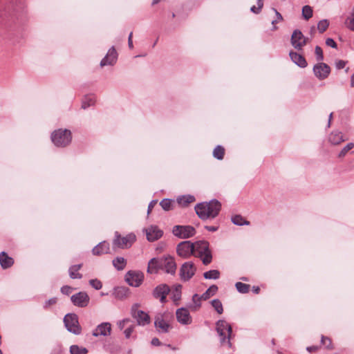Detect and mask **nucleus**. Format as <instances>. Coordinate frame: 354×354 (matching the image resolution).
Here are the masks:
<instances>
[{"label": "nucleus", "instance_id": "nucleus-1", "mask_svg": "<svg viewBox=\"0 0 354 354\" xmlns=\"http://www.w3.org/2000/svg\"><path fill=\"white\" fill-rule=\"evenodd\" d=\"M221 209V204L216 199L208 203H201L195 206L196 213L202 220L215 218L219 214Z\"/></svg>", "mask_w": 354, "mask_h": 354}, {"label": "nucleus", "instance_id": "nucleus-2", "mask_svg": "<svg viewBox=\"0 0 354 354\" xmlns=\"http://www.w3.org/2000/svg\"><path fill=\"white\" fill-rule=\"evenodd\" d=\"M195 257L200 258L204 265L212 262V255L209 248V243L206 241H198L194 243Z\"/></svg>", "mask_w": 354, "mask_h": 354}, {"label": "nucleus", "instance_id": "nucleus-3", "mask_svg": "<svg viewBox=\"0 0 354 354\" xmlns=\"http://www.w3.org/2000/svg\"><path fill=\"white\" fill-rule=\"evenodd\" d=\"M216 326V331L221 337V344L222 345L227 344L229 348H231L232 343L230 342V339L232 334L231 326L225 320H218Z\"/></svg>", "mask_w": 354, "mask_h": 354}, {"label": "nucleus", "instance_id": "nucleus-4", "mask_svg": "<svg viewBox=\"0 0 354 354\" xmlns=\"http://www.w3.org/2000/svg\"><path fill=\"white\" fill-rule=\"evenodd\" d=\"M136 241V236L133 233H129L125 236H122L118 232H115L114 239L112 241L113 249H127L129 248Z\"/></svg>", "mask_w": 354, "mask_h": 354}, {"label": "nucleus", "instance_id": "nucleus-5", "mask_svg": "<svg viewBox=\"0 0 354 354\" xmlns=\"http://www.w3.org/2000/svg\"><path fill=\"white\" fill-rule=\"evenodd\" d=\"M51 140L54 145L59 147L68 145L72 140L71 132L68 129H58L51 134Z\"/></svg>", "mask_w": 354, "mask_h": 354}, {"label": "nucleus", "instance_id": "nucleus-6", "mask_svg": "<svg viewBox=\"0 0 354 354\" xmlns=\"http://www.w3.org/2000/svg\"><path fill=\"white\" fill-rule=\"evenodd\" d=\"M154 326L159 333H167L171 328L167 313H159L155 316Z\"/></svg>", "mask_w": 354, "mask_h": 354}, {"label": "nucleus", "instance_id": "nucleus-7", "mask_svg": "<svg viewBox=\"0 0 354 354\" xmlns=\"http://www.w3.org/2000/svg\"><path fill=\"white\" fill-rule=\"evenodd\" d=\"M64 323L66 329L75 335L81 333V327L78 322L77 316L73 313H68L64 318Z\"/></svg>", "mask_w": 354, "mask_h": 354}, {"label": "nucleus", "instance_id": "nucleus-8", "mask_svg": "<svg viewBox=\"0 0 354 354\" xmlns=\"http://www.w3.org/2000/svg\"><path fill=\"white\" fill-rule=\"evenodd\" d=\"M138 307L139 305L138 304H135L132 306L131 308V316L136 319L138 325L145 326L149 324L150 323L149 315L143 310H139Z\"/></svg>", "mask_w": 354, "mask_h": 354}, {"label": "nucleus", "instance_id": "nucleus-9", "mask_svg": "<svg viewBox=\"0 0 354 354\" xmlns=\"http://www.w3.org/2000/svg\"><path fill=\"white\" fill-rule=\"evenodd\" d=\"M176 252L178 256L182 258L187 259L194 254V243L189 241L180 242L176 247Z\"/></svg>", "mask_w": 354, "mask_h": 354}, {"label": "nucleus", "instance_id": "nucleus-10", "mask_svg": "<svg viewBox=\"0 0 354 354\" xmlns=\"http://www.w3.org/2000/svg\"><path fill=\"white\" fill-rule=\"evenodd\" d=\"M172 232L180 239H188L196 234V230L191 225H175Z\"/></svg>", "mask_w": 354, "mask_h": 354}, {"label": "nucleus", "instance_id": "nucleus-11", "mask_svg": "<svg viewBox=\"0 0 354 354\" xmlns=\"http://www.w3.org/2000/svg\"><path fill=\"white\" fill-rule=\"evenodd\" d=\"M118 59V53L114 46H112L102 59L100 63V67L113 66L116 64Z\"/></svg>", "mask_w": 354, "mask_h": 354}, {"label": "nucleus", "instance_id": "nucleus-12", "mask_svg": "<svg viewBox=\"0 0 354 354\" xmlns=\"http://www.w3.org/2000/svg\"><path fill=\"white\" fill-rule=\"evenodd\" d=\"M196 268L192 261L185 262L180 267L179 274L184 281H189L195 274Z\"/></svg>", "mask_w": 354, "mask_h": 354}, {"label": "nucleus", "instance_id": "nucleus-13", "mask_svg": "<svg viewBox=\"0 0 354 354\" xmlns=\"http://www.w3.org/2000/svg\"><path fill=\"white\" fill-rule=\"evenodd\" d=\"M308 38L306 37L301 31L295 30L291 36V44L297 50H302L303 47L306 45Z\"/></svg>", "mask_w": 354, "mask_h": 354}, {"label": "nucleus", "instance_id": "nucleus-14", "mask_svg": "<svg viewBox=\"0 0 354 354\" xmlns=\"http://www.w3.org/2000/svg\"><path fill=\"white\" fill-rule=\"evenodd\" d=\"M161 270L165 272L174 275L176 271V263L174 257L171 256H165L160 257Z\"/></svg>", "mask_w": 354, "mask_h": 354}, {"label": "nucleus", "instance_id": "nucleus-15", "mask_svg": "<svg viewBox=\"0 0 354 354\" xmlns=\"http://www.w3.org/2000/svg\"><path fill=\"white\" fill-rule=\"evenodd\" d=\"M313 73L319 80H324L330 75V68L328 64L319 62L314 66Z\"/></svg>", "mask_w": 354, "mask_h": 354}, {"label": "nucleus", "instance_id": "nucleus-16", "mask_svg": "<svg viewBox=\"0 0 354 354\" xmlns=\"http://www.w3.org/2000/svg\"><path fill=\"white\" fill-rule=\"evenodd\" d=\"M171 290L169 286L162 283L157 286L153 290L152 295L154 298L158 299L162 304L167 301V296Z\"/></svg>", "mask_w": 354, "mask_h": 354}, {"label": "nucleus", "instance_id": "nucleus-17", "mask_svg": "<svg viewBox=\"0 0 354 354\" xmlns=\"http://www.w3.org/2000/svg\"><path fill=\"white\" fill-rule=\"evenodd\" d=\"M144 279V275L142 272L129 271L125 277V280L127 283L133 287H138L141 285Z\"/></svg>", "mask_w": 354, "mask_h": 354}, {"label": "nucleus", "instance_id": "nucleus-18", "mask_svg": "<svg viewBox=\"0 0 354 354\" xmlns=\"http://www.w3.org/2000/svg\"><path fill=\"white\" fill-rule=\"evenodd\" d=\"M177 321L183 325H187L192 323V317L189 312L185 308H178L176 312Z\"/></svg>", "mask_w": 354, "mask_h": 354}, {"label": "nucleus", "instance_id": "nucleus-19", "mask_svg": "<svg viewBox=\"0 0 354 354\" xmlns=\"http://www.w3.org/2000/svg\"><path fill=\"white\" fill-rule=\"evenodd\" d=\"M145 231L147 240L151 242L159 239L163 234V232L155 225L150 226Z\"/></svg>", "mask_w": 354, "mask_h": 354}, {"label": "nucleus", "instance_id": "nucleus-20", "mask_svg": "<svg viewBox=\"0 0 354 354\" xmlns=\"http://www.w3.org/2000/svg\"><path fill=\"white\" fill-rule=\"evenodd\" d=\"M111 330V324L109 322H103L99 324L97 326V328L93 331V335L95 337L107 336L110 335Z\"/></svg>", "mask_w": 354, "mask_h": 354}, {"label": "nucleus", "instance_id": "nucleus-21", "mask_svg": "<svg viewBox=\"0 0 354 354\" xmlns=\"http://www.w3.org/2000/svg\"><path fill=\"white\" fill-rule=\"evenodd\" d=\"M109 252L110 245L109 243L106 241L100 242L92 250L93 254L96 256L109 254Z\"/></svg>", "mask_w": 354, "mask_h": 354}, {"label": "nucleus", "instance_id": "nucleus-22", "mask_svg": "<svg viewBox=\"0 0 354 354\" xmlns=\"http://www.w3.org/2000/svg\"><path fill=\"white\" fill-rule=\"evenodd\" d=\"M87 295L85 292H78L71 297V301L74 305L83 307L87 305Z\"/></svg>", "mask_w": 354, "mask_h": 354}, {"label": "nucleus", "instance_id": "nucleus-23", "mask_svg": "<svg viewBox=\"0 0 354 354\" xmlns=\"http://www.w3.org/2000/svg\"><path fill=\"white\" fill-rule=\"evenodd\" d=\"M289 56L291 60L298 66L301 68H305L307 66V62L303 55L296 52L290 51L289 53Z\"/></svg>", "mask_w": 354, "mask_h": 354}, {"label": "nucleus", "instance_id": "nucleus-24", "mask_svg": "<svg viewBox=\"0 0 354 354\" xmlns=\"http://www.w3.org/2000/svg\"><path fill=\"white\" fill-rule=\"evenodd\" d=\"M14 259L9 257L6 252L0 253V265L3 269H8L12 267L14 264Z\"/></svg>", "mask_w": 354, "mask_h": 354}, {"label": "nucleus", "instance_id": "nucleus-25", "mask_svg": "<svg viewBox=\"0 0 354 354\" xmlns=\"http://www.w3.org/2000/svg\"><path fill=\"white\" fill-rule=\"evenodd\" d=\"M159 270H161L160 257L152 258L148 263L147 272L156 274Z\"/></svg>", "mask_w": 354, "mask_h": 354}, {"label": "nucleus", "instance_id": "nucleus-26", "mask_svg": "<svg viewBox=\"0 0 354 354\" xmlns=\"http://www.w3.org/2000/svg\"><path fill=\"white\" fill-rule=\"evenodd\" d=\"M328 140L331 144L336 145L344 141V139L341 132H333L330 134Z\"/></svg>", "mask_w": 354, "mask_h": 354}, {"label": "nucleus", "instance_id": "nucleus-27", "mask_svg": "<svg viewBox=\"0 0 354 354\" xmlns=\"http://www.w3.org/2000/svg\"><path fill=\"white\" fill-rule=\"evenodd\" d=\"M195 201V197L192 195H185L177 198L179 205L185 207Z\"/></svg>", "mask_w": 354, "mask_h": 354}, {"label": "nucleus", "instance_id": "nucleus-28", "mask_svg": "<svg viewBox=\"0 0 354 354\" xmlns=\"http://www.w3.org/2000/svg\"><path fill=\"white\" fill-rule=\"evenodd\" d=\"M218 290V287L216 285L211 286L201 296L198 298L199 300H207L211 296L214 295Z\"/></svg>", "mask_w": 354, "mask_h": 354}, {"label": "nucleus", "instance_id": "nucleus-29", "mask_svg": "<svg viewBox=\"0 0 354 354\" xmlns=\"http://www.w3.org/2000/svg\"><path fill=\"white\" fill-rule=\"evenodd\" d=\"M181 289L182 286L180 284H176L174 286L171 292V299L176 304H178L177 302L180 299Z\"/></svg>", "mask_w": 354, "mask_h": 354}, {"label": "nucleus", "instance_id": "nucleus-30", "mask_svg": "<svg viewBox=\"0 0 354 354\" xmlns=\"http://www.w3.org/2000/svg\"><path fill=\"white\" fill-rule=\"evenodd\" d=\"M113 265L118 270H122L127 265V261L123 257H118L113 260Z\"/></svg>", "mask_w": 354, "mask_h": 354}, {"label": "nucleus", "instance_id": "nucleus-31", "mask_svg": "<svg viewBox=\"0 0 354 354\" xmlns=\"http://www.w3.org/2000/svg\"><path fill=\"white\" fill-rule=\"evenodd\" d=\"M82 265L77 264L74 265L70 267L68 272L69 276L71 279H80L82 278V274L79 273V270L81 268Z\"/></svg>", "mask_w": 354, "mask_h": 354}, {"label": "nucleus", "instance_id": "nucleus-32", "mask_svg": "<svg viewBox=\"0 0 354 354\" xmlns=\"http://www.w3.org/2000/svg\"><path fill=\"white\" fill-rule=\"evenodd\" d=\"M225 155V149L221 146H216L213 151V156L218 160H223Z\"/></svg>", "mask_w": 354, "mask_h": 354}, {"label": "nucleus", "instance_id": "nucleus-33", "mask_svg": "<svg viewBox=\"0 0 354 354\" xmlns=\"http://www.w3.org/2000/svg\"><path fill=\"white\" fill-rule=\"evenodd\" d=\"M232 222L236 225H248L250 222L245 220L241 215H235L232 217Z\"/></svg>", "mask_w": 354, "mask_h": 354}, {"label": "nucleus", "instance_id": "nucleus-34", "mask_svg": "<svg viewBox=\"0 0 354 354\" xmlns=\"http://www.w3.org/2000/svg\"><path fill=\"white\" fill-rule=\"evenodd\" d=\"M313 8L310 6H304L302 8V17L304 20H309L313 16Z\"/></svg>", "mask_w": 354, "mask_h": 354}, {"label": "nucleus", "instance_id": "nucleus-35", "mask_svg": "<svg viewBox=\"0 0 354 354\" xmlns=\"http://www.w3.org/2000/svg\"><path fill=\"white\" fill-rule=\"evenodd\" d=\"M203 276L206 279H217L220 277V272L217 270H211L205 272Z\"/></svg>", "mask_w": 354, "mask_h": 354}, {"label": "nucleus", "instance_id": "nucleus-36", "mask_svg": "<svg viewBox=\"0 0 354 354\" xmlns=\"http://www.w3.org/2000/svg\"><path fill=\"white\" fill-rule=\"evenodd\" d=\"M71 354H86L88 350L86 348L80 347L77 345H72L70 347Z\"/></svg>", "mask_w": 354, "mask_h": 354}, {"label": "nucleus", "instance_id": "nucleus-37", "mask_svg": "<svg viewBox=\"0 0 354 354\" xmlns=\"http://www.w3.org/2000/svg\"><path fill=\"white\" fill-rule=\"evenodd\" d=\"M235 286H236V290L240 293H243V294L248 292L249 290H250V287L249 284L243 283L241 282H236L235 284Z\"/></svg>", "mask_w": 354, "mask_h": 354}, {"label": "nucleus", "instance_id": "nucleus-38", "mask_svg": "<svg viewBox=\"0 0 354 354\" xmlns=\"http://www.w3.org/2000/svg\"><path fill=\"white\" fill-rule=\"evenodd\" d=\"M212 306L218 314H222L223 312V305L221 301L218 299H213L211 302Z\"/></svg>", "mask_w": 354, "mask_h": 354}, {"label": "nucleus", "instance_id": "nucleus-39", "mask_svg": "<svg viewBox=\"0 0 354 354\" xmlns=\"http://www.w3.org/2000/svg\"><path fill=\"white\" fill-rule=\"evenodd\" d=\"M160 205L165 211H169L172 207V201L169 198H164L160 203Z\"/></svg>", "mask_w": 354, "mask_h": 354}, {"label": "nucleus", "instance_id": "nucleus-40", "mask_svg": "<svg viewBox=\"0 0 354 354\" xmlns=\"http://www.w3.org/2000/svg\"><path fill=\"white\" fill-rule=\"evenodd\" d=\"M354 147V144L352 142L348 143L339 152V157L342 158L344 157L346 153L350 151L351 149H353Z\"/></svg>", "mask_w": 354, "mask_h": 354}, {"label": "nucleus", "instance_id": "nucleus-41", "mask_svg": "<svg viewBox=\"0 0 354 354\" xmlns=\"http://www.w3.org/2000/svg\"><path fill=\"white\" fill-rule=\"evenodd\" d=\"M133 321L129 318H126L122 320H120L118 322V326L120 330H123L125 326H128L130 323H132Z\"/></svg>", "mask_w": 354, "mask_h": 354}, {"label": "nucleus", "instance_id": "nucleus-42", "mask_svg": "<svg viewBox=\"0 0 354 354\" xmlns=\"http://www.w3.org/2000/svg\"><path fill=\"white\" fill-rule=\"evenodd\" d=\"M134 328H135V325L133 324V322L130 323L127 326V328L124 331L126 338L129 339L131 337V333H133V331L134 330Z\"/></svg>", "mask_w": 354, "mask_h": 354}, {"label": "nucleus", "instance_id": "nucleus-43", "mask_svg": "<svg viewBox=\"0 0 354 354\" xmlns=\"http://www.w3.org/2000/svg\"><path fill=\"white\" fill-rule=\"evenodd\" d=\"M90 286L95 290H100L102 287V283L100 280L95 279L90 280Z\"/></svg>", "mask_w": 354, "mask_h": 354}, {"label": "nucleus", "instance_id": "nucleus-44", "mask_svg": "<svg viewBox=\"0 0 354 354\" xmlns=\"http://www.w3.org/2000/svg\"><path fill=\"white\" fill-rule=\"evenodd\" d=\"M321 342L326 348H328V349L332 348L331 340L330 338L322 335V339H321Z\"/></svg>", "mask_w": 354, "mask_h": 354}, {"label": "nucleus", "instance_id": "nucleus-45", "mask_svg": "<svg viewBox=\"0 0 354 354\" xmlns=\"http://www.w3.org/2000/svg\"><path fill=\"white\" fill-rule=\"evenodd\" d=\"M315 53L317 61H322L324 59L323 51L321 47L317 46L315 49Z\"/></svg>", "mask_w": 354, "mask_h": 354}, {"label": "nucleus", "instance_id": "nucleus-46", "mask_svg": "<svg viewBox=\"0 0 354 354\" xmlns=\"http://www.w3.org/2000/svg\"><path fill=\"white\" fill-rule=\"evenodd\" d=\"M257 7L255 6H253L252 7H251V11L253 12L254 13H259L260 12V10H261L263 6V0H257Z\"/></svg>", "mask_w": 354, "mask_h": 354}, {"label": "nucleus", "instance_id": "nucleus-47", "mask_svg": "<svg viewBox=\"0 0 354 354\" xmlns=\"http://www.w3.org/2000/svg\"><path fill=\"white\" fill-rule=\"evenodd\" d=\"M56 303H57V298L56 297L50 298L48 300L45 301V303L44 304V308H48L49 306H50L52 305H54Z\"/></svg>", "mask_w": 354, "mask_h": 354}, {"label": "nucleus", "instance_id": "nucleus-48", "mask_svg": "<svg viewBox=\"0 0 354 354\" xmlns=\"http://www.w3.org/2000/svg\"><path fill=\"white\" fill-rule=\"evenodd\" d=\"M72 290H73V288L68 286H64L61 288L62 293L66 295H68L69 294H71Z\"/></svg>", "mask_w": 354, "mask_h": 354}, {"label": "nucleus", "instance_id": "nucleus-49", "mask_svg": "<svg viewBox=\"0 0 354 354\" xmlns=\"http://www.w3.org/2000/svg\"><path fill=\"white\" fill-rule=\"evenodd\" d=\"M329 24H317V28L320 33H323L328 28Z\"/></svg>", "mask_w": 354, "mask_h": 354}, {"label": "nucleus", "instance_id": "nucleus-50", "mask_svg": "<svg viewBox=\"0 0 354 354\" xmlns=\"http://www.w3.org/2000/svg\"><path fill=\"white\" fill-rule=\"evenodd\" d=\"M326 44L328 46H330L333 48H337V44L336 42L331 38H328L326 41Z\"/></svg>", "mask_w": 354, "mask_h": 354}, {"label": "nucleus", "instance_id": "nucleus-51", "mask_svg": "<svg viewBox=\"0 0 354 354\" xmlns=\"http://www.w3.org/2000/svg\"><path fill=\"white\" fill-rule=\"evenodd\" d=\"M346 62L344 60H338L335 62V66L337 69L344 68L346 66Z\"/></svg>", "mask_w": 354, "mask_h": 354}, {"label": "nucleus", "instance_id": "nucleus-52", "mask_svg": "<svg viewBox=\"0 0 354 354\" xmlns=\"http://www.w3.org/2000/svg\"><path fill=\"white\" fill-rule=\"evenodd\" d=\"M346 22H354V8L348 15Z\"/></svg>", "mask_w": 354, "mask_h": 354}, {"label": "nucleus", "instance_id": "nucleus-53", "mask_svg": "<svg viewBox=\"0 0 354 354\" xmlns=\"http://www.w3.org/2000/svg\"><path fill=\"white\" fill-rule=\"evenodd\" d=\"M157 204V201L156 200H153L151 201L149 204V206H148V209H147V213L149 214L152 209L154 207V206Z\"/></svg>", "mask_w": 354, "mask_h": 354}, {"label": "nucleus", "instance_id": "nucleus-54", "mask_svg": "<svg viewBox=\"0 0 354 354\" xmlns=\"http://www.w3.org/2000/svg\"><path fill=\"white\" fill-rule=\"evenodd\" d=\"M151 344H152L153 346H160V345H161V342H160V340H159V339H158V338H157V337H154V338H153V339H151Z\"/></svg>", "mask_w": 354, "mask_h": 354}, {"label": "nucleus", "instance_id": "nucleus-55", "mask_svg": "<svg viewBox=\"0 0 354 354\" xmlns=\"http://www.w3.org/2000/svg\"><path fill=\"white\" fill-rule=\"evenodd\" d=\"M205 228L209 232H216L218 229V227L206 225Z\"/></svg>", "mask_w": 354, "mask_h": 354}, {"label": "nucleus", "instance_id": "nucleus-56", "mask_svg": "<svg viewBox=\"0 0 354 354\" xmlns=\"http://www.w3.org/2000/svg\"><path fill=\"white\" fill-rule=\"evenodd\" d=\"M132 35H133V33L130 32L129 37H128V45H129V48H133V41H132Z\"/></svg>", "mask_w": 354, "mask_h": 354}, {"label": "nucleus", "instance_id": "nucleus-57", "mask_svg": "<svg viewBox=\"0 0 354 354\" xmlns=\"http://www.w3.org/2000/svg\"><path fill=\"white\" fill-rule=\"evenodd\" d=\"M198 298H200V297L198 296V295H197V294L194 295L193 298H192L193 301H194V303H196V304L197 302H198V303L200 304L201 300H199V299H198Z\"/></svg>", "mask_w": 354, "mask_h": 354}, {"label": "nucleus", "instance_id": "nucleus-58", "mask_svg": "<svg viewBox=\"0 0 354 354\" xmlns=\"http://www.w3.org/2000/svg\"><path fill=\"white\" fill-rule=\"evenodd\" d=\"M317 348H318L317 346H313L307 347V351H308L309 352H314V351H316L317 350Z\"/></svg>", "mask_w": 354, "mask_h": 354}, {"label": "nucleus", "instance_id": "nucleus-59", "mask_svg": "<svg viewBox=\"0 0 354 354\" xmlns=\"http://www.w3.org/2000/svg\"><path fill=\"white\" fill-rule=\"evenodd\" d=\"M88 107V102L87 101H83L82 104V108L86 109Z\"/></svg>", "mask_w": 354, "mask_h": 354}, {"label": "nucleus", "instance_id": "nucleus-60", "mask_svg": "<svg viewBox=\"0 0 354 354\" xmlns=\"http://www.w3.org/2000/svg\"><path fill=\"white\" fill-rule=\"evenodd\" d=\"M274 12H275V14L277 15V19L278 20H283V17H282L281 15L279 12H277L276 10H274Z\"/></svg>", "mask_w": 354, "mask_h": 354}, {"label": "nucleus", "instance_id": "nucleus-61", "mask_svg": "<svg viewBox=\"0 0 354 354\" xmlns=\"http://www.w3.org/2000/svg\"><path fill=\"white\" fill-rule=\"evenodd\" d=\"M253 291L254 293L258 294L260 291V288L258 286H254Z\"/></svg>", "mask_w": 354, "mask_h": 354}, {"label": "nucleus", "instance_id": "nucleus-62", "mask_svg": "<svg viewBox=\"0 0 354 354\" xmlns=\"http://www.w3.org/2000/svg\"><path fill=\"white\" fill-rule=\"evenodd\" d=\"M348 28L352 31H354V24H348Z\"/></svg>", "mask_w": 354, "mask_h": 354}, {"label": "nucleus", "instance_id": "nucleus-63", "mask_svg": "<svg viewBox=\"0 0 354 354\" xmlns=\"http://www.w3.org/2000/svg\"><path fill=\"white\" fill-rule=\"evenodd\" d=\"M351 86L352 87H354V73L351 76Z\"/></svg>", "mask_w": 354, "mask_h": 354}, {"label": "nucleus", "instance_id": "nucleus-64", "mask_svg": "<svg viewBox=\"0 0 354 354\" xmlns=\"http://www.w3.org/2000/svg\"><path fill=\"white\" fill-rule=\"evenodd\" d=\"M332 117H333V113H331L330 115H329V118H328V127H329L330 125V122H331V120H332Z\"/></svg>", "mask_w": 354, "mask_h": 354}]
</instances>
